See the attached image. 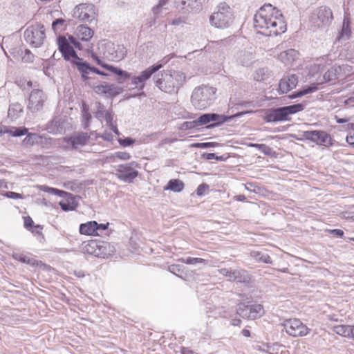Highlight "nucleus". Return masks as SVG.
<instances>
[{"mask_svg": "<svg viewBox=\"0 0 354 354\" xmlns=\"http://www.w3.org/2000/svg\"><path fill=\"white\" fill-rule=\"evenodd\" d=\"M254 27L264 36H277L283 33L286 24L282 13L271 4H265L254 16Z\"/></svg>", "mask_w": 354, "mask_h": 354, "instance_id": "1", "label": "nucleus"}, {"mask_svg": "<svg viewBox=\"0 0 354 354\" xmlns=\"http://www.w3.org/2000/svg\"><path fill=\"white\" fill-rule=\"evenodd\" d=\"M155 86L162 92L177 93L186 81L184 73L175 70H163L153 74Z\"/></svg>", "mask_w": 354, "mask_h": 354, "instance_id": "2", "label": "nucleus"}, {"mask_svg": "<svg viewBox=\"0 0 354 354\" xmlns=\"http://www.w3.org/2000/svg\"><path fill=\"white\" fill-rule=\"evenodd\" d=\"M216 88L208 86L196 87L191 95V102L197 109L204 110L213 104L216 100Z\"/></svg>", "mask_w": 354, "mask_h": 354, "instance_id": "3", "label": "nucleus"}, {"mask_svg": "<svg viewBox=\"0 0 354 354\" xmlns=\"http://www.w3.org/2000/svg\"><path fill=\"white\" fill-rule=\"evenodd\" d=\"M304 109L305 104L302 103L269 109L266 111L263 120L268 123L288 121L290 115L302 111Z\"/></svg>", "mask_w": 354, "mask_h": 354, "instance_id": "4", "label": "nucleus"}, {"mask_svg": "<svg viewBox=\"0 0 354 354\" xmlns=\"http://www.w3.org/2000/svg\"><path fill=\"white\" fill-rule=\"evenodd\" d=\"M233 14L230 6L225 2L221 3L210 17V24L217 28H227L232 24Z\"/></svg>", "mask_w": 354, "mask_h": 354, "instance_id": "5", "label": "nucleus"}, {"mask_svg": "<svg viewBox=\"0 0 354 354\" xmlns=\"http://www.w3.org/2000/svg\"><path fill=\"white\" fill-rule=\"evenodd\" d=\"M251 112L252 111H241L230 116H226L225 115H221L214 113H203L201 115H200L196 120L192 121V123L195 124V125H198V127H201L212 122L213 123L207 126V127L213 128L214 127L219 126L226 122H228L234 118H239L246 113Z\"/></svg>", "mask_w": 354, "mask_h": 354, "instance_id": "6", "label": "nucleus"}, {"mask_svg": "<svg viewBox=\"0 0 354 354\" xmlns=\"http://www.w3.org/2000/svg\"><path fill=\"white\" fill-rule=\"evenodd\" d=\"M46 37L44 26L41 24L32 25L26 28L24 32V38L31 47L39 48Z\"/></svg>", "mask_w": 354, "mask_h": 354, "instance_id": "7", "label": "nucleus"}, {"mask_svg": "<svg viewBox=\"0 0 354 354\" xmlns=\"http://www.w3.org/2000/svg\"><path fill=\"white\" fill-rule=\"evenodd\" d=\"M333 19L331 10L326 6H321L313 12L310 17V23L312 26L319 28L328 25Z\"/></svg>", "mask_w": 354, "mask_h": 354, "instance_id": "8", "label": "nucleus"}, {"mask_svg": "<svg viewBox=\"0 0 354 354\" xmlns=\"http://www.w3.org/2000/svg\"><path fill=\"white\" fill-rule=\"evenodd\" d=\"M236 313L243 319H256L264 314L262 305L259 304H245L240 303L236 306Z\"/></svg>", "mask_w": 354, "mask_h": 354, "instance_id": "9", "label": "nucleus"}, {"mask_svg": "<svg viewBox=\"0 0 354 354\" xmlns=\"http://www.w3.org/2000/svg\"><path fill=\"white\" fill-rule=\"evenodd\" d=\"M96 16V8L93 3H84L75 6L73 17L84 22H91Z\"/></svg>", "mask_w": 354, "mask_h": 354, "instance_id": "10", "label": "nucleus"}, {"mask_svg": "<svg viewBox=\"0 0 354 354\" xmlns=\"http://www.w3.org/2000/svg\"><path fill=\"white\" fill-rule=\"evenodd\" d=\"M164 64L159 62L153 64L142 71L139 75L131 77V84L139 91L143 90L145 86V82L149 80L150 77L162 68Z\"/></svg>", "mask_w": 354, "mask_h": 354, "instance_id": "11", "label": "nucleus"}, {"mask_svg": "<svg viewBox=\"0 0 354 354\" xmlns=\"http://www.w3.org/2000/svg\"><path fill=\"white\" fill-rule=\"evenodd\" d=\"M305 139L326 147H331L333 140L329 133L321 130L306 131L304 132Z\"/></svg>", "mask_w": 354, "mask_h": 354, "instance_id": "12", "label": "nucleus"}, {"mask_svg": "<svg viewBox=\"0 0 354 354\" xmlns=\"http://www.w3.org/2000/svg\"><path fill=\"white\" fill-rule=\"evenodd\" d=\"M283 326L286 332L292 337H303L306 335L310 329L298 319L286 320Z\"/></svg>", "mask_w": 354, "mask_h": 354, "instance_id": "13", "label": "nucleus"}, {"mask_svg": "<svg viewBox=\"0 0 354 354\" xmlns=\"http://www.w3.org/2000/svg\"><path fill=\"white\" fill-rule=\"evenodd\" d=\"M109 226V223H98L95 221H88L80 225L79 231L81 234L87 236H100Z\"/></svg>", "mask_w": 354, "mask_h": 354, "instance_id": "14", "label": "nucleus"}, {"mask_svg": "<svg viewBox=\"0 0 354 354\" xmlns=\"http://www.w3.org/2000/svg\"><path fill=\"white\" fill-rule=\"evenodd\" d=\"M138 165L135 161L118 165L115 170L118 178L124 182H132L138 175V171L134 169Z\"/></svg>", "mask_w": 354, "mask_h": 354, "instance_id": "15", "label": "nucleus"}, {"mask_svg": "<svg viewBox=\"0 0 354 354\" xmlns=\"http://www.w3.org/2000/svg\"><path fill=\"white\" fill-rule=\"evenodd\" d=\"M57 42L58 49L65 60L70 61L71 63H72V60L76 59L78 57L77 53L74 50L73 47L70 45V43L66 37H58Z\"/></svg>", "mask_w": 354, "mask_h": 354, "instance_id": "16", "label": "nucleus"}, {"mask_svg": "<svg viewBox=\"0 0 354 354\" xmlns=\"http://www.w3.org/2000/svg\"><path fill=\"white\" fill-rule=\"evenodd\" d=\"M46 100V97L41 90H32L28 99V109L32 113L40 111L43 108Z\"/></svg>", "mask_w": 354, "mask_h": 354, "instance_id": "17", "label": "nucleus"}, {"mask_svg": "<svg viewBox=\"0 0 354 354\" xmlns=\"http://www.w3.org/2000/svg\"><path fill=\"white\" fill-rule=\"evenodd\" d=\"M106 51L104 53V56L113 61H118L124 58L127 50L124 46L118 45L115 46L114 44L108 42L104 44Z\"/></svg>", "mask_w": 354, "mask_h": 354, "instance_id": "18", "label": "nucleus"}, {"mask_svg": "<svg viewBox=\"0 0 354 354\" xmlns=\"http://www.w3.org/2000/svg\"><path fill=\"white\" fill-rule=\"evenodd\" d=\"M63 139L73 149H77L80 147H83L86 145L90 139V136L85 132H78L73 136L65 137Z\"/></svg>", "mask_w": 354, "mask_h": 354, "instance_id": "19", "label": "nucleus"}, {"mask_svg": "<svg viewBox=\"0 0 354 354\" xmlns=\"http://www.w3.org/2000/svg\"><path fill=\"white\" fill-rule=\"evenodd\" d=\"M298 84V77L295 74L284 75L279 82L278 93H287L295 88Z\"/></svg>", "mask_w": 354, "mask_h": 354, "instance_id": "20", "label": "nucleus"}, {"mask_svg": "<svg viewBox=\"0 0 354 354\" xmlns=\"http://www.w3.org/2000/svg\"><path fill=\"white\" fill-rule=\"evenodd\" d=\"M93 90L97 94L105 95L108 97H113L122 91L120 87L114 84H108L106 82L95 86Z\"/></svg>", "mask_w": 354, "mask_h": 354, "instance_id": "21", "label": "nucleus"}, {"mask_svg": "<svg viewBox=\"0 0 354 354\" xmlns=\"http://www.w3.org/2000/svg\"><path fill=\"white\" fill-rule=\"evenodd\" d=\"M71 64L77 68L84 81H87L89 79L88 75L91 73V65L87 62L78 57L76 59L72 60Z\"/></svg>", "mask_w": 354, "mask_h": 354, "instance_id": "22", "label": "nucleus"}, {"mask_svg": "<svg viewBox=\"0 0 354 354\" xmlns=\"http://www.w3.org/2000/svg\"><path fill=\"white\" fill-rule=\"evenodd\" d=\"M98 246L97 257L100 258H108L115 252V247L106 241H99Z\"/></svg>", "mask_w": 354, "mask_h": 354, "instance_id": "23", "label": "nucleus"}, {"mask_svg": "<svg viewBox=\"0 0 354 354\" xmlns=\"http://www.w3.org/2000/svg\"><path fill=\"white\" fill-rule=\"evenodd\" d=\"M46 129L52 134H60L64 129L62 118L55 117L47 125Z\"/></svg>", "mask_w": 354, "mask_h": 354, "instance_id": "24", "label": "nucleus"}, {"mask_svg": "<svg viewBox=\"0 0 354 354\" xmlns=\"http://www.w3.org/2000/svg\"><path fill=\"white\" fill-rule=\"evenodd\" d=\"M236 59L239 64L248 67L253 63L254 57L251 52L241 50L236 54Z\"/></svg>", "mask_w": 354, "mask_h": 354, "instance_id": "25", "label": "nucleus"}, {"mask_svg": "<svg viewBox=\"0 0 354 354\" xmlns=\"http://www.w3.org/2000/svg\"><path fill=\"white\" fill-rule=\"evenodd\" d=\"M298 54L297 50L290 48L281 52L279 55V58L285 65H291L297 58Z\"/></svg>", "mask_w": 354, "mask_h": 354, "instance_id": "26", "label": "nucleus"}, {"mask_svg": "<svg viewBox=\"0 0 354 354\" xmlns=\"http://www.w3.org/2000/svg\"><path fill=\"white\" fill-rule=\"evenodd\" d=\"M93 30L86 26L80 25L77 27L76 35L82 41H89L93 37Z\"/></svg>", "mask_w": 354, "mask_h": 354, "instance_id": "27", "label": "nucleus"}, {"mask_svg": "<svg viewBox=\"0 0 354 354\" xmlns=\"http://www.w3.org/2000/svg\"><path fill=\"white\" fill-rule=\"evenodd\" d=\"M26 138L22 141V145L25 147H30L37 144H41L42 138L41 135L35 133H27Z\"/></svg>", "mask_w": 354, "mask_h": 354, "instance_id": "28", "label": "nucleus"}, {"mask_svg": "<svg viewBox=\"0 0 354 354\" xmlns=\"http://www.w3.org/2000/svg\"><path fill=\"white\" fill-rule=\"evenodd\" d=\"M176 7L183 12H189L194 9L197 6L196 0H176Z\"/></svg>", "mask_w": 354, "mask_h": 354, "instance_id": "29", "label": "nucleus"}, {"mask_svg": "<svg viewBox=\"0 0 354 354\" xmlns=\"http://www.w3.org/2000/svg\"><path fill=\"white\" fill-rule=\"evenodd\" d=\"M185 187L184 183L179 179L169 180L167 185L164 187L165 190H171L174 192H180Z\"/></svg>", "mask_w": 354, "mask_h": 354, "instance_id": "30", "label": "nucleus"}, {"mask_svg": "<svg viewBox=\"0 0 354 354\" xmlns=\"http://www.w3.org/2000/svg\"><path fill=\"white\" fill-rule=\"evenodd\" d=\"M98 243L97 240L88 241L82 248L84 252L97 257Z\"/></svg>", "mask_w": 354, "mask_h": 354, "instance_id": "31", "label": "nucleus"}, {"mask_svg": "<svg viewBox=\"0 0 354 354\" xmlns=\"http://www.w3.org/2000/svg\"><path fill=\"white\" fill-rule=\"evenodd\" d=\"M23 106L21 104L18 102L12 103L10 105L8 109V117L12 120H16L20 116L21 113L23 112Z\"/></svg>", "mask_w": 354, "mask_h": 354, "instance_id": "32", "label": "nucleus"}, {"mask_svg": "<svg viewBox=\"0 0 354 354\" xmlns=\"http://www.w3.org/2000/svg\"><path fill=\"white\" fill-rule=\"evenodd\" d=\"M317 87L315 85L308 86L303 89L299 90L289 95L288 97L289 99H295L297 97H302L306 94L312 93L317 91Z\"/></svg>", "mask_w": 354, "mask_h": 354, "instance_id": "33", "label": "nucleus"}, {"mask_svg": "<svg viewBox=\"0 0 354 354\" xmlns=\"http://www.w3.org/2000/svg\"><path fill=\"white\" fill-rule=\"evenodd\" d=\"M102 67L118 75L121 78L128 79L130 77V74L128 72L115 67L112 65H109L104 62V64L102 65Z\"/></svg>", "mask_w": 354, "mask_h": 354, "instance_id": "34", "label": "nucleus"}, {"mask_svg": "<svg viewBox=\"0 0 354 354\" xmlns=\"http://www.w3.org/2000/svg\"><path fill=\"white\" fill-rule=\"evenodd\" d=\"M251 256L255 259L257 262H262L265 263H272V261L270 257L266 252H259V251H252L251 252Z\"/></svg>", "mask_w": 354, "mask_h": 354, "instance_id": "35", "label": "nucleus"}, {"mask_svg": "<svg viewBox=\"0 0 354 354\" xmlns=\"http://www.w3.org/2000/svg\"><path fill=\"white\" fill-rule=\"evenodd\" d=\"M232 275V281L237 283H245L249 279L247 272L244 270H233Z\"/></svg>", "mask_w": 354, "mask_h": 354, "instance_id": "36", "label": "nucleus"}, {"mask_svg": "<svg viewBox=\"0 0 354 354\" xmlns=\"http://www.w3.org/2000/svg\"><path fill=\"white\" fill-rule=\"evenodd\" d=\"M12 256L14 259L28 265L34 266L36 263V260L34 258L22 253L14 252Z\"/></svg>", "mask_w": 354, "mask_h": 354, "instance_id": "37", "label": "nucleus"}, {"mask_svg": "<svg viewBox=\"0 0 354 354\" xmlns=\"http://www.w3.org/2000/svg\"><path fill=\"white\" fill-rule=\"evenodd\" d=\"M95 111L94 112L95 117L101 122L104 118L107 111L105 110L104 106L100 102H96L95 104Z\"/></svg>", "mask_w": 354, "mask_h": 354, "instance_id": "38", "label": "nucleus"}, {"mask_svg": "<svg viewBox=\"0 0 354 354\" xmlns=\"http://www.w3.org/2000/svg\"><path fill=\"white\" fill-rule=\"evenodd\" d=\"M350 325H338L333 327V331L341 336L348 337L349 336Z\"/></svg>", "mask_w": 354, "mask_h": 354, "instance_id": "39", "label": "nucleus"}, {"mask_svg": "<svg viewBox=\"0 0 354 354\" xmlns=\"http://www.w3.org/2000/svg\"><path fill=\"white\" fill-rule=\"evenodd\" d=\"M268 77V69L261 68L257 69L254 73V80L258 82L263 81Z\"/></svg>", "mask_w": 354, "mask_h": 354, "instance_id": "40", "label": "nucleus"}, {"mask_svg": "<svg viewBox=\"0 0 354 354\" xmlns=\"http://www.w3.org/2000/svg\"><path fill=\"white\" fill-rule=\"evenodd\" d=\"M169 0H159L158 3L152 8V12L156 17H158L162 15V10L167 4Z\"/></svg>", "mask_w": 354, "mask_h": 354, "instance_id": "41", "label": "nucleus"}, {"mask_svg": "<svg viewBox=\"0 0 354 354\" xmlns=\"http://www.w3.org/2000/svg\"><path fill=\"white\" fill-rule=\"evenodd\" d=\"M28 130L25 127H12L9 131V133L14 137H19L26 135Z\"/></svg>", "mask_w": 354, "mask_h": 354, "instance_id": "42", "label": "nucleus"}, {"mask_svg": "<svg viewBox=\"0 0 354 354\" xmlns=\"http://www.w3.org/2000/svg\"><path fill=\"white\" fill-rule=\"evenodd\" d=\"M337 78V69L333 67L328 69L323 75V79L326 82L335 80Z\"/></svg>", "mask_w": 354, "mask_h": 354, "instance_id": "43", "label": "nucleus"}, {"mask_svg": "<svg viewBox=\"0 0 354 354\" xmlns=\"http://www.w3.org/2000/svg\"><path fill=\"white\" fill-rule=\"evenodd\" d=\"M181 262L188 264V265H196L198 263H205L206 260L202 258L198 257H187L186 259H179Z\"/></svg>", "mask_w": 354, "mask_h": 354, "instance_id": "44", "label": "nucleus"}, {"mask_svg": "<svg viewBox=\"0 0 354 354\" xmlns=\"http://www.w3.org/2000/svg\"><path fill=\"white\" fill-rule=\"evenodd\" d=\"M202 156L203 158L208 160L215 159L217 161H224L227 158V156L225 155L218 156L214 153H205L202 155Z\"/></svg>", "mask_w": 354, "mask_h": 354, "instance_id": "45", "label": "nucleus"}, {"mask_svg": "<svg viewBox=\"0 0 354 354\" xmlns=\"http://www.w3.org/2000/svg\"><path fill=\"white\" fill-rule=\"evenodd\" d=\"M118 143L123 147L131 146L136 142V140L130 137H126L124 138H118Z\"/></svg>", "mask_w": 354, "mask_h": 354, "instance_id": "46", "label": "nucleus"}, {"mask_svg": "<svg viewBox=\"0 0 354 354\" xmlns=\"http://www.w3.org/2000/svg\"><path fill=\"white\" fill-rule=\"evenodd\" d=\"M65 21L63 19L59 18L56 19L52 23V28L55 32H57L59 30H62L64 28Z\"/></svg>", "mask_w": 354, "mask_h": 354, "instance_id": "47", "label": "nucleus"}, {"mask_svg": "<svg viewBox=\"0 0 354 354\" xmlns=\"http://www.w3.org/2000/svg\"><path fill=\"white\" fill-rule=\"evenodd\" d=\"M44 191L58 196H63L64 194H66V192L62 190H59L56 188L49 187H44Z\"/></svg>", "mask_w": 354, "mask_h": 354, "instance_id": "48", "label": "nucleus"}, {"mask_svg": "<svg viewBox=\"0 0 354 354\" xmlns=\"http://www.w3.org/2000/svg\"><path fill=\"white\" fill-rule=\"evenodd\" d=\"M252 147L263 152L265 155H270L271 149L265 144H252Z\"/></svg>", "mask_w": 354, "mask_h": 354, "instance_id": "49", "label": "nucleus"}, {"mask_svg": "<svg viewBox=\"0 0 354 354\" xmlns=\"http://www.w3.org/2000/svg\"><path fill=\"white\" fill-rule=\"evenodd\" d=\"M218 145V143L214 142H198L192 145L194 147L201 148V149H206L209 147H215Z\"/></svg>", "mask_w": 354, "mask_h": 354, "instance_id": "50", "label": "nucleus"}, {"mask_svg": "<svg viewBox=\"0 0 354 354\" xmlns=\"http://www.w3.org/2000/svg\"><path fill=\"white\" fill-rule=\"evenodd\" d=\"M82 127L84 129H88L90 126V122L92 118L91 113L82 114Z\"/></svg>", "mask_w": 354, "mask_h": 354, "instance_id": "51", "label": "nucleus"}, {"mask_svg": "<svg viewBox=\"0 0 354 354\" xmlns=\"http://www.w3.org/2000/svg\"><path fill=\"white\" fill-rule=\"evenodd\" d=\"M113 156L120 160H127L131 158V155L126 151H116L114 153Z\"/></svg>", "mask_w": 354, "mask_h": 354, "instance_id": "52", "label": "nucleus"}, {"mask_svg": "<svg viewBox=\"0 0 354 354\" xmlns=\"http://www.w3.org/2000/svg\"><path fill=\"white\" fill-rule=\"evenodd\" d=\"M348 26H349L348 21L346 20V19H344V22H343L342 33H341L342 37H344V36H346V37H349V35L351 34V31H350Z\"/></svg>", "mask_w": 354, "mask_h": 354, "instance_id": "53", "label": "nucleus"}, {"mask_svg": "<svg viewBox=\"0 0 354 354\" xmlns=\"http://www.w3.org/2000/svg\"><path fill=\"white\" fill-rule=\"evenodd\" d=\"M168 270L171 273L176 276H179L178 274L182 272V266L180 265L173 264L168 267Z\"/></svg>", "mask_w": 354, "mask_h": 354, "instance_id": "54", "label": "nucleus"}, {"mask_svg": "<svg viewBox=\"0 0 354 354\" xmlns=\"http://www.w3.org/2000/svg\"><path fill=\"white\" fill-rule=\"evenodd\" d=\"M3 195L5 196H6L7 198H12V199H23L24 198V196L22 194L16 193L14 192H10V191L6 192Z\"/></svg>", "mask_w": 354, "mask_h": 354, "instance_id": "55", "label": "nucleus"}, {"mask_svg": "<svg viewBox=\"0 0 354 354\" xmlns=\"http://www.w3.org/2000/svg\"><path fill=\"white\" fill-rule=\"evenodd\" d=\"M209 189V185L206 183L201 184L196 189V194L198 196H203L205 192Z\"/></svg>", "mask_w": 354, "mask_h": 354, "instance_id": "56", "label": "nucleus"}, {"mask_svg": "<svg viewBox=\"0 0 354 354\" xmlns=\"http://www.w3.org/2000/svg\"><path fill=\"white\" fill-rule=\"evenodd\" d=\"M218 272L223 275V276H225L226 277H227L229 279V280L230 281H232V277H233V275H232V272H233V270H229L227 268H221V269H219L218 270Z\"/></svg>", "mask_w": 354, "mask_h": 354, "instance_id": "57", "label": "nucleus"}, {"mask_svg": "<svg viewBox=\"0 0 354 354\" xmlns=\"http://www.w3.org/2000/svg\"><path fill=\"white\" fill-rule=\"evenodd\" d=\"M61 209L64 212H68L74 209V207L71 205L68 202L61 201L59 202Z\"/></svg>", "mask_w": 354, "mask_h": 354, "instance_id": "58", "label": "nucleus"}, {"mask_svg": "<svg viewBox=\"0 0 354 354\" xmlns=\"http://www.w3.org/2000/svg\"><path fill=\"white\" fill-rule=\"evenodd\" d=\"M24 227L26 229L30 230V227H32L33 223H34L32 219L30 216L24 217Z\"/></svg>", "mask_w": 354, "mask_h": 354, "instance_id": "59", "label": "nucleus"}, {"mask_svg": "<svg viewBox=\"0 0 354 354\" xmlns=\"http://www.w3.org/2000/svg\"><path fill=\"white\" fill-rule=\"evenodd\" d=\"M41 138H43L42 140V142L41 144H37V145H39L41 147H48L49 145H50L51 142V138H46V136H41Z\"/></svg>", "mask_w": 354, "mask_h": 354, "instance_id": "60", "label": "nucleus"}, {"mask_svg": "<svg viewBox=\"0 0 354 354\" xmlns=\"http://www.w3.org/2000/svg\"><path fill=\"white\" fill-rule=\"evenodd\" d=\"M104 119H105L108 126L113 124V115L111 112L108 111Z\"/></svg>", "mask_w": 354, "mask_h": 354, "instance_id": "61", "label": "nucleus"}, {"mask_svg": "<svg viewBox=\"0 0 354 354\" xmlns=\"http://www.w3.org/2000/svg\"><path fill=\"white\" fill-rule=\"evenodd\" d=\"M329 232L330 234L338 237H342L344 236V232L340 229L330 230Z\"/></svg>", "mask_w": 354, "mask_h": 354, "instance_id": "62", "label": "nucleus"}, {"mask_svg": "<svg viewBox=\"0 0 354 354\" xmlns=\"http://www.w3.org/2000/svg\"><path fill=\"white\" fill-rule=\"evenodd\" d=\"M91 57L99 66H102V65L104 64V62L101 59H100L99 57L97 56L95 54L93 53Z\"/></svg>", "mask_w": 354, "mask_h": 354, "instance_id": "63", "label": "nucleus"}, {"mask_svg": "<svg viewBox=\"0 0 354 354\" xmlns=\"http://www.w3.org/2000/svg\"><path fill=\"white\" fill-rule=\"evenodd\" d=\"M346 141L349 145L354 147V136H347Z\"/></svg>", "mask_w": 354, "mask_h": 354, "instance_id": "64", "label": "nucleus"}]
</instances>
